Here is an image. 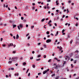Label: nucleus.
Here are the masks:
<instances>
[{
    "mask_svg": "<svg viewBox=\"0 0 79 79\" xmlns=\"http://www.w3.org/2000/svg\"><path fill=\"white\" fill-rule=\"evenodd\" d=\"M18 59L17 57H12V59L11 60L12 61H14V62H15L16 61V60H17Z\"/></svg>",
    "mask_w": 79,
    "mask_h": 79,
    "instance_id": "f257e3e1",
    "label": "nucleus"
},
{
    "mask_svg": "<svg viewBox=\"0 0 79 79\" xmlns=\"http://www.w3.org/2000/svg\"><path fill=\"white\" fill-rule=\"evenodd\" d=\"M49 71V69H47V70H45L44 71V72H43V74H45L46 73H47V72H48Z\"/></svg>",
    "mask_w": 79,
    "mask_h": 79,
    "instance_id": "f03ea898",
    "label": "nucleus"
},
{
    "mask_svg": "<svg viewBox=\"0 0 79 79\" xmlns=\"http://www.w3.org/2000/svg\"><path fill=\"white\" fill-rule=\"evenodd\" d=\"M51 41H52L50 39H48V40H46V42L47 43H48L50 42H51Z\"/></svg>",
    "mask_w": 79,
    "mask_h": 79,
    "instance_id": "7ed1b4c3",
    "label": "nucleus"
},
{
    "mask_svg": "<svg viewBox=\"0 0 79 79\" xmlns=\"http://www.w3.org/2000/svg\"><path fill=\"white\" fill-rule=\"evenodd\" d=\"M13 46V44L12 43H10V44L8 45V47H9L10 46Z\"/></svg>",
    "mask_w": 79,
    "mask_h": 79,
    "instance_id": "20e7f679",
    "label": "nucleus"
},
{
    "mask_svg": "<svg viewBox=\"0 0 79 79\" xmlns=\"http://www.w3.org/2000/svg\"><path fill=\"white\" fill-rule=\"evenodd\" d=\"M18 38H19V36L18 35H16V39H18Z\"/></svg>",
    "mask_w": 79,
    "mask_h": 79,
    "instance_id": "39448f33",
    "label": "nucleus"
},
{
    "mask_svg": "<svg viewBox=\"0 0 79 79\" xmlns=\"http://www.w3.org/2000/svg\"><path fill=\"white\" fill-rule=\"evenodd\" d=\"M58 1H56V5H59V3H58Z\"/></svg>",
    "mask_w": 79,
    "mask_h": 79,
    "instance_id": "423d86ee",
    "label": "nucleus"
},
{
    "mask_svg": "<svg viewBox=\"0 0 79 79\" xmlns=\"http://www.w3.org/2000/svg\"><path fill=\"white\" fill-rule=\"evenodd\" d=\"M19 27H20V28H22L23 27V25H22L21 24H20V25H19Z\"/></svg>",
    "mask_w": 79,
    "mask_h": 79,
    "instance_id": "0eeeda50",
    "label": "nucleus"
},
{
    "mask_svg": "<svg viewBox=\"0 0 79 79\" xmlns=\"http://www.w3.org/2000/svg\"><path fill=\"white\" fill-rule=\"evenodd\" d=\"M59 67H58L57 65H56V67H55V69H57Z\"/></svg>",
    "mask_w": 79,
    "mask_h": 79,
    "instance_id": "6e6552de",
    "label": "nucleus"
},
{
    "mask_svg": "<svg viewBox=\"0 0 79 79\" xmlns=\"http://www.w3.org/2000/svg\"><path fill=\"white\" fill-rule=\"evenodd\" d=\"M16 27V25H13V28H15V27Z\"/></svg>",
    "mask_w": 79,
    "mask_h": 79,
    "instance_id": "1a4fd4ad",
    "label": "nucleus"
},
{
    "mask_svg": "<svg viewBox=\"0 0 79 79\" xmlns=\"http://www.w3.org/2000/svg\"><path fill=\"white\" fill-rule=\"evenodd\" d=\"M44 20H45V19H42V20H41V22H43L44 21Z\"/></svg>",
    "mask_w": 79,
    "mask_h": 79,
    "instance_id": "9d476101",
    "label": "nucleus"
},
{
    "mask_svg": "<svg viewBox=\"0 0 79 79\" xmlns=\"http://www.w3.org/2000/svg\"><path fill=\"white\" fill-rule=\"evenodd\" d=\"M66 63V62L65 61H64V63H63V64L65 65Z\"/></svg>",
    "mask_w": 79,
    "mask_h": 79,
    "instance_id": "9b49d317",
    "label": "nucleus"
},
{
    "mask_svg": "<svg viewBox=\"0 0 79 79\" xmlns=\"http://www.w3.org/2000/svg\"><path fill=\"white\" fill-rule=\"evenodd\" d=\"M23 65H26V64H27V63H26V62H23Z\"/></svg>",
    "mask_w": 79,
    "mask_h": 79,
    "instance_id": "f8f14e48",
    "label": "nucleus"
},
{
    "mask_svg": "<svg viewBox=\"0 0 79 79\" xmlns=\"http://www.w3.org/2000/svg\"><path fill=\"white\" fill-rule=\"evenodd\" d=\"M6 32V31H2V33L4 34H5V33Z\"/></svg>",
    "mask_w": 79,
    "mask_h": 79,
    "instance_id": "ddd939ff",
    "label": "nucleus"
},
{
    "mask_svg": "<svg viewBox=\"0 0 79 79\" xmlns=\"http://www.w3.org/2000/svg\"><path fill=\"white\" fill-rule=\"evenodd\" d=\"M11 70L12 71H13L14 70V68H11Z\"/></svg>",
    "mask_w": 79,
    "mask_h": 79,
    "instance_id": "4468645a",
    "label": "nucleus"
},
{
    "mask_svg": "<svg viewBox=\"0 0 79 79\" xmlns=\"http://www.w3.org/2000/svg\"><path fill=\"white\" fill-rule=\"evenodd\" d=\"M32 66L33 67V68H35V65H34V64Z\"/></svg>",
    "mask_w": 79,
    "mask_h": 79,
    "instance_id": "2eb2a0df",
    "label": "nucleus"
},
{
    "mask_svg": "<svg viewBox=\"0 0 79 79\" xmlns=\"http://www.w3.org/2000/svg\"><path fill=\"white\" fill-rule=\"evenodd\" d=\"M29 69H27V71H26V73H27L29 71Z\"/></svg>",
    "mask_w": 79,
    "mask_h": 79,
    "instance_id": "dca6fc26",
    "label": "nucleus"
},
{
    "mask_svg": "<svg viewBox=\"0 0 79 79\" xmlns=\"http://www.w3.org/2000/svg\"><path fill=\"white\" fill-rule=\"evenodd\" d=\"M58 34V31L56 32V35H55V36H56Z\"/></svg>",
    "mask_w": 79,
    "mask_h": 79,
    "instance_id": "f3484780",
    "label": "nucleus"
},
{
    "mask_svg": "<svg viewBox=\"0 0 79 79\" xmlns=\"http://www.w3.org/2000/svg\"><path fill=\"white\" fill-rule=\"evenodd\" d=\"M46 34L48 35L49 34V32L48 31H47V32H46Z\"/></svg>",
    "mask_w": 79,
    "mask_h": 79,
    "instance_id": "a211bd4d",
    "label": "nucleus"
},
{
    "mask_svg": "<svg viewBox=\"0 0 79 79\" xmlns=\"http://www.w3.org/2000/svg\"><path fill=\"white\" fill-rule=\"evenodd\" d=\"M59 49L60 51H61V50H62V47H60V48H59Z\"/></svg>",
    "mask_w": 79,
    "mask_h": 79,
    "instance_id": "6ab92c4d",
    "label": "nucleus"
},
{
    "mask_svg": "<svg viewBox=\"0 0 79 79\" xmlns=\"http://www.w3.org/2000/svg\"><path fill=\"white\" fill-rule=\"evenodd\" d=\"M73 41V40H71V41H70V44H72Z\"/></svg>",
    "mask_w": 79,
    "mask_h": 79,
    "instance_id": "aec40b11",
    "label": "nucleus"
},
{
    "mask_svg": "<svg viewBox=\"0 0 79 79\" xmlns=\"http://www.w3.org/2000/svg\"><path fill=\"white\" fill-rule=\"evenodd\" d=\"M17 27H18V29H19V30H20V28L19 26H17Z\"/></svg>",
    "mask_w": 79,
    "mask_h": 79,
    "instance_id": "412c9836",
    "label": "nucleus"
},
{
    "mask_svg": "<svg viewBox=\"0 0 79 79\" xmlns=\"http://www.w3.org/2000/svg\"><path fill=\"white\" fill-rule=\"evenodd\" d=\"M12 63V61H10L8 62V63L9 64H11Z\"/></svg>",
    "mask_w": 79,
    "mask_h": 79,
    "instance_id": "4be33fe9",
    "label": "nucleus"
},
{
    "mask_svg": "<svg viewBox=\"0 0 79 79\" xmlns=\"http://www.w3.org/2000/svg\"><path fill=\"white\" fill-rule=\"evenodd\" d=\"M55 74H52V77L53 76H55Z\"/></svg>",
    "mask_w": 79,
    "mask_h": 79,
    "instance_id": "5701e85b",
    "label": "nucleus"
},
{
    "mask_svg": "<svg viewBox=\"0 0 79 79\" xmlns=\"http://www.w3.org/2000/svg\"><path fill=\"white\" fill-rule=\"evenodd\" d=\"M69 12V10H68V9H67V13H68Z\"/></svg>",
    "mask_w": 79,
    "mask_h": 79,
    "instance_id": "b1692460",
    "label": "nucleus"
},
{
    "mask_svg": "<svg viewBox=\"0 0 79 79\" xmlns=\"http://www.w3.org/2000/svg\"><path fill=\"white\" fill-rule=\"evenodd\" d=\"M54 60H58V59H57V58L56 57H55Z\"/></svg>",
    "mask_w": 79,
    "mask_h": 79,
    "instance_id": "393cba45",
    "label": "nucleus"
},
{
    "mask_svg": "<svg viewBox=\"0 0 79 79\" xmlns=\"http://www.w3.org/2000/svg\"><path fill=\"white\" fill-rule=\"evenodd\" d=\"M40 60H41V59H37V60H36V61H40Z\"/></svg>",
    "mask_w": 79,
    "mask_h": 79,
    "instance_id": "a878e982",
    "label": "nucleus"
},
{
    "mask_svg": "<svg viewBox=\"0 0 79 79\" xmlns=\"http://www.w3.org/2000/svg\"><path fill=\"white\" fill-rule=\"evenodd\" d=\"M65 30L64 29H63L62 31V33H63L64 32Z\"/></svg>",
    "mask_w": 79,
    "mask_h": 79,
    "instance_id": "bb28decb",
    "label": "nucleus"
},
{
    "mask_svg": "<svg viewBox=\"0 0 79 79\" xmlns=\"http://www.w3.org/2000/svg\"><path fill=\"white\" fill-rule=\"evenodd\" d=\"M47 9H50L49 6H47Z\"/></svg>",
    "mask_w": 79,
    "mask_h": 79,
    "instance_id": "cd10ccee",
    "label": "nucleus"
},
{
    "mask_svg": "<svg viewBox=\"0 0 79 79\" xmlns=\"http://www.w3.org/2000/svg\"><path fill=\"white\" fill-rule=\"evenodd\" d=\"M78 23H76V25H75V26H76V27H77L78 26Z\"/></svg>",
    "mask_w": 79,
    "mask_h": 79,
    "instance_id": "c85d7f7f",
    "label": "nucleus"
},
{
    "mask_svg": "<svg viewBox=\"0 0 79 79\" xmlns=\"http://www.w3.org/2000/svg\"><path fill=\"white\" fill-rule=\"evenodd\" d=\"M31 29H33L34 28V26H31Z\"/></svg>",
    "mask_w": 79,
    "mask_h": 79,
    "instance_id": "c756f323",
    "label": "nucleus"
},
{
    "mask_svg": "<svg viewBox=\"0 0 79 79\" xmlns=\"http://www.w3.org/2000/svg\"><path fill=\"white\" fill-rule=\"evenodd\" d=\"M59 79V77L57 76L55 78V79Z\"/></svg>",
    "mask_w": 79,
    "mask_h": 79,
    "instance_id": "7c9ffc66",
    "label": "nucleus"
},
{
    "mask_svg": "<svg viewBox=\"0 0 79 79\" xmlns=\"http://www.w3.org/2000/svg\"><path fill=\"white\" fill-rule=\"evenodd\" d=\"M26 9H27V10H28L29 9L28 7L27 6H26Z\"/></svg>",
    "mask_w": 79,
    "mask_h": 79,
    "instance_id": "2f4dec72",
    "label": "nucleus"
},
{
    "mask_svg": "<svg viewBox=\"0 0 79 79\" xmlns=\"http://www.w3.org/2000/svg\"><path fill=\"white\" fill-rule=\"evenodd\" d=\"M2 46L5 47L6 46V44H3V45H2Z\"/></svg>",
    "mask_w": 79,
    "mask_h": 79,
    "instance_id": "473e14b6",
    "label": "nucleus"
},
{
    "mask_svg": "<svg viewBox=\"0 0 79 79\" xmlns=\"http://www.w3.org/2000/svg\"><path fill=\"white\" fill-rule=\"evenodd\" d=\"M38 57H41V55H38L37 56Z\"/></svg>",
    "mask_w": 79,
    "mask_h": 79,
    "instance_id": "72a5a7b5",
    "label": "nucleus"
},
{
    "mask_svg": "<svg viewBox=\"0 0 79 79\" xmlns=\"http://www.w3.org/2000/svg\"><path fill=\"white\" fill-rule=\"evenodd\" d=\"M47 2H50L51 0H47Z\"/></svg>",
    "mask_w": 79,
    "mask_h": 79,
    "instance_id": "f704fd0d",
    "label": "nucleus"
},
{
    "mask_svg": "<svg viewBox=\"0 0 79 79\" xmlns=\"http://www.w3.org/2000/svg\"><path fill=\"white\" fill-rule=\"evenodd\" d=\"M74 18H75V19H77V20H78V18L77 17H76V18H75V17H74Z\"/></svg>",
    "mask_w": 79,
    "mask_h": 79,
    "instance_id": "c9c22d12",
    "label": "nucleus"
},
{
    "mask_svg": "<svg viewBox=\"0 0 79 79\" xmlns=\"http://www.w3.org/2000/svg\"><path fill=\"white\" fill-rule=\"evenodd\" d=\"M9 77H11V74H10V73L9 74Z\"/></svg>",
    "mask_w": 79,
    "mask_h": 79,
    "instance_id": "e433bc0d",
    "label": "nucleus"
},
{
    "mask_svg": "<svg viewBox=\"0 0 79 79\" xmlns=\"http://www.w3.org/2000/svg\"><path fill=\"white\" fill-rule=\"evenodd\" d=\"M32 9H33V10H35V7H33L32 8Z\"/></svg>",
    "mask_w": 79,
    "mask_h": 79,
    "instance_id": "4c0bfd02",
    "label": "nucleus"
},
{
    "mask_svg": "<svg viewBox=\"0 0 79 79\" xmlns=\"http://www.w3.org/2000/svg\"><path fill=\"white\" fill-rule=\"evenodd\" d=\"M21 19H22V20H23V17H21Z\"/></svg>",
    "mask_w": 79,
    "mask_h": 79,
    "instance_id": "58836bf2",
    "label": "nucleus"
},
{
    "mask_svg": "<svg viewBox=\"0 0 79 79\" xmlns=\"http://www.w3.org/2000/svg\"><path fill=\"white\" fill-rule=\"evenodd\" d=\"M30 75V73H29L28 74V77H29Z\"/></svg>",
    "mask_w": 79,
    "mask_h": 79,
    "instance_id": "ea45409f",
    "label": "nucleus"
},
{
    "mask_svg": "<svg viewBox=\"0 0 79 79\" xmlns=\"http://www.w3.org/2000/svg\"><path fill=\"white\" fill-rule=\"evenodd\" d=\"M13 38L14 39H15V36H13Z\"/></svg>",
    "mask_w": 79,
    "mask_h": 79,
    "instance_id": "a19ab883",
    "label": "nucleus"
},
{
    "mask_svg": "<svg viewBox=\"0 0 79 79\" xmlns=\"http://www.w3.org/2000/svg\"><path fill=\"white\" fill-rule=\"evenodd\" d=\"M44 58H46V56H45V55H44Z\"/></svg>",
    "mask_w": 79,
    "mask_h": 79,
    "instance_id": "79ce46f5",
    "label": "nucleus"
},
{
    "mask_svg": "<svg viewBox=\"0 0 79 79\" xmlns=\"http://www.w3.org/2000/svg\"><path fill=\"white\" fill-rule=\"evenodd\" d=\"M2 40H3V38H1V42H2Z\"/></svg>",
    "mask_w": 79,
    "mask_h": 79,
    "instance_id": "37998d69",
    "label": "nucleus"
},
{
    "mask_svg": "<svg viewBox=\"0 0 79 79\" xmlns=\"http://www.w3.org/2000/svg\"><path fill=\"white\" fill-rule=\"evenodd\" d=\"M33 59V57H30V60H32Z\"/></svg>",
    "mask_w": 79,
    "mask_h": 79,
    "instance_id": "c03bdc74",
    "label": "nucleus"
},
{
    "mask_svg": "<svg viewBox=\"0 0 79 79\" xmlns=\"http://www.w3.org/2000/svg\"><path fill=\"white\" fill-rule=\"evenodd\" d=\"M0 26H2V25H3V24H2V23H0Z\"/></svg>",
    "mask_w": 79,
    "mask_h": 79,
    "instance_id": "a18cd8bd",
    "label": "nucleus"
},
{
    "mask_svg": "<svg viewBox=\"0 0 79 79\" xmlns=\"http://www.w3.org/2000/svg\"><path fill=\"white\" fill-rule=\"evenodd\" d=\"M30 36H29L28 37L27 39H28V40L30 39Z\"/></svg>",
    "mask_w": 79,
    "mask_h": 79,
    "instance_id": "49530a36",
    "label": "nucleus"
},
{
    "mask_svg": "<svg viewBox=\"0 0 79 79\" xmlns=\"http://www.w3.org/2000/svg\"><path fill=\"white\" fill-rule=\"evenodd\" d=\"M15 9H16V10H17V7H16V6H15Z\"/></svg>",
    "mask_w": 79,
    "mask_h": 79,
    "instance_id": "de8ad7c7",
    "label": "nucleus"
},
{
    "mask_svg": "<svg viewBox=\"0 0 79 79\" xmlns=\"http://www.w3.org/2000/svg\"><path fill=\"white\" fill-rule=\"evenodd\" d=\"M73 61V59H71V61Z\"/></svg>",
    "mask_w": 79,
    "mask_h": 79,
    "instance_id": "09e8293b",
    "label": "nucleus"
},
{
    "mask_svg": "<svg viewBox=\"0 0 79 79\" xmlns=\"http://www.w3.org/2000/svg\"><path fill=\"white\" fill-rule=\"evenodd\" d=\"M53 65H56V63H55L54 64H53Z\"/></svg>",
    "mask_w": 79,
    "mask_h": 79,
    "instance_id": "8fccbe9b",
    "label": "nucleus"
},
{
    "mask_svg": "<svg viewBox=\"0 0 79 79\" xmlns=\"http://www.w3.org/2000/svg\"><path fill=\"white\" fill-rule=\"evenodd\" d=\"M68 18V16H66L65 17V18L66 19V18Z\"/></svg>",
    "mask_w": 79,
    "mask_h": 79,
    "instance_id": "3c124183",
    "label": "nucleus"
},
{
    "mask_svg": "<svg viewBox=\"0 0 79 79\" xmlns=\"http://www.w3.org/2000/svg\"><path fill=\"white\" fill-rule=\"evenodd\" d=\"M44 48H46V45H44Z\"/></svg>",
    "mask_w": 79,
    "mask_h": 79,
    "instance_id": "603ef678",
    "label": "nucleus"
},
{
    "mask_svg": "<svg viewBox=\"0 0 79 79\" xmlns=\"http://www.w3.org/2000/svg\"><path fill=\"white\" fill-rule=\"evenodd\" d=\"M64 17H65V15H63V16H62V18H64Z\"/></svg>",
    "mask_w": 79,
    "mask_h": 79,
    "instance_id": "864d4df0",
    "label": "nucleus"
},
{
    "mask_svg": "<svg viewBox=\"0 0 79 79\" xmlns=\"http://www.w3.org/2000/svg\"><path fill=\"white\" fill-rule=\"evenodd\" d=\"M39 50H37L36 51V52L38 53V52H39Z\"/></svg>",
    "mask_w": 79,
    "mask_h": 79,
    "instance_id": "5fc2aeb1",
    "label": "nucleus"
},
{
    "mask_svg": "<svg viewBox=\"0 0 79 79\" xmlns=\"http://www.w3.org/2000/svg\"><path fill=\"white\" fill-rule=\"evenodd\" d=\"M57 66H58V67H60L61 66L60 65H57Z\"/></svg>",
    "mask_w": 79,
    "mask_h": 79,
    "instance_id": "6e6d98bb",
    "label": "nucleus"
},
{
    "mask_svg": "<svg viewBox=\"0 0 79 79\" xmlns=\"http://www.w3.org/2000/svg\"><path fill=\"white\" fill-rule=\"evenodd\" d=\"M59 11V10H56V12H58Z\"/></svg>",
    "mask_w": 79,
    "mask_h": 79,
    "instance_id": "4d7b16f0",
    "label": "nucleus"
},
{
    "mask_svg": "<svg viewBox=\"0 0 79 79\" xmlns=\"http://www.w3.org/2000/svg\"><path fill=\"white\" fill-rule=\"evenodd\" d=\"M29 35V33L27 34V35H26V37L28 36Z\"/></svg>",
    "mask_w": 79,
    "mask_h": 79,
    "instance_id": "13d9d810",
    "label": "nucleus"
},
{
    "mask_svg": "<svg viewBox=\"0 0 79 79\" xmlns=\"http://www.w3.org/2000/svg\"><path fill=\"white\" fill-rule=\"evenodd\" d=\"M48 22L51 23H52V21L51 20H50V21H49V22Z\"/></svg>",
    "mask_w": 79,
    "mask_h": 79,
    "instance_id": "bf43d9fd",
    "label": "nucleus"
},
{
    "mask_svg": "<svg viewBox=\"0 0 79 79\" xmlns=\"http://www.w3.org/2000/svg\"><path fill=\"white\" fill-rule=\"evenodd\" d=\"M16 52L15 51H13V53H15Z\"/></svg>",
    "mask_w": 79,
    "mask_h": 79,
    "instance_id": "052dcab7",
    "label": "nucleus"
},
{
    "mask_svg": "<svg viewBox=\"0 0 79 79\" xmlns=\"http://www.w3.org/2000/svg\"><path fill=\"white\" fill-rule=\"evenodd\" d=\"M40 44H41L40 43H39L38 44V45H40Z\"/></svg>",
    "mask_w": 79,
    "mask_h": 79,
    "instance_id": "680f3d73",
    "label": "nucleus"
},
{
    "mask_svg": "<svg viewBox=\"0 0 79 79\" xmlns=\"http://www.w3.org/2000/svg\"><path fill=\"white\" fill-rule=\"evenodd\" d=\"M57 19L58 20H59V16L57 17Z\"/></svg>",
    "mask_w": 79,
    "mask_h": 79,
    "instance_id": "e2e57ef3",
    "label": "nucleus"
},
{
    "mask_svg": "<svg viewBox=\"0 0 79 79\" xmlns=\"http://www.w3.org/2000/svg\"><path fill=\"white\" fill-rule=\"evenodd\" d=\"M75 52H76V53H78V51L77 50Z\"/></svg>",
    "mask_w": 79,
    "mask_h": 79,
    "instance_id": "0e129e2a",
    "label": "nucleus"
},
{
    "mask_svg": "<svg viewBox=\"0 0 79 79\" xmlns=\"http://www.w3.org/2000/svg\"><path fill=\"white\" fill-rule=\"evenodd\" d=\"M54 25H55V26H57V24H56V23H55L54 24Z\"/></svg>",
    "mask_w": 79,
    "mask_h": 79,
    "instance_id": "69168bd1",
    "label": "nucleus"
},
{
    "mask_svg": "<svg viewBox=\"0 0 79 79\" xmlns=\"http://www.w3.org/2000/svg\"><path fill=\"white\" fill-rule=\"evenodd\" d=\"M28 27V25H26V27Z\"/></svg>",
    "mask_w": 79,
    "mask_h": 79,
    "instance_id": "338daca9",
    "label": "nucleus"
},
{
    "mask_svg": "<svg viewBox=\"0 0 79 79\" xmlns=\"http://www.w3.org/2000/svg\"><path fill=\"white\" fill-rule=\"evenodd\" d=\"M76 73H75L74 74H73V76H76Z\"/></svg>",
    "mask_w": 79,
    "mask_h": 79,
    "instance_id": "774afa93",
    "label": "nucleus"
}]
</instances>
